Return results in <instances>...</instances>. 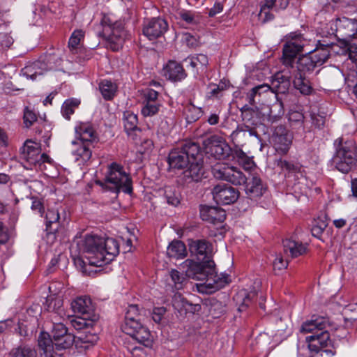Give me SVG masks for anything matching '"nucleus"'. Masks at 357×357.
<instances>
[{
    "mask_svg": "<svg viewBox=\"0 0 357 357\" xmlns=\"http://www.w3.org/2000/svg\"><path fill=\"white\" fill-rule=\"evenodd\" d=\"M130 331H123L146 347H152L153 337L149 330L140 322L137 326H130Z\"/></svg>",
    "mask_w": 357,
    "mask_h": 357,
    "instance_id": "nucleus-21",
    "label": "nucleus"
},
{
    "mask_svg": "<svg viewBox=\"0 0 357 357\" xmlns=\"http://www.w3.org/2000/svg\"><path fill=\"white\" fill-rule=\"evenodd\" d=\"M207 262H196L190 259L185 260L181 265V269L188 278L199 281L206 279Z\"/></svg>",
    "mask_w": 357,
    "mask_h": 357,
    "instance_id": "nucleus-15",
    "label": "nucleus"
},
{
    "mask_svg": "<svg viewBox=\"0 0 357 357\" xmlns=\"http://www.w3.org/2000/svg\"><path fill=\"white\" fill-rule=\"evenodd\" d=\"M181 18L188 24H195L199 22L198 15L191 11H182L180 13Z\"/></svg>",
    "mask_w": 357,
    "mask_h": 357,
    "instance_id": "nucleus-57",
    "label": "nucleus"
},
{
    "mask_svg": "<svg viewBox=\"0 0 357 357\" xmlns=\"http://www.w3.org/2000/svg\"><path fill=\"white\" fill-rule=\"evenodd\" d=\"M287 261L284 260L283 257L281 255L276 256L273 263V266L275 271H280L284 270L287 267Z\"/></svg>",
    "mask_w": 357,
    "mask_h": 357,
    "instance_id": "nucleus-64",
    "label": "nucleus"
},
{
    "mask_svg": "<svg viewBox=\"0 0 357 357\" xmlns=\"http://www.w3.org/2000/svg\"><path fill=\"white\" fill-rule=\"evenodd\" d=\"M75 134L78 142L93 143L98 141V135L90 123H79L75 128Z\"/></svg>",
    "mask_w": 357,
    "mask_h": 357,
    "instance_id": "nucleus-23",
    "label": "nucleus"
},
{
    "mask_svg": "<svg viewBox=\"0 0 357 357\" xmlns=\"http://www.w3.org/2000/svg\"><path fill=\"white\" fill-rule=\"evenodd\" d=\"M139 314V307L137 305H130L128 307L126 316L125 322L121 326L123 331H130L128 327L137 326L139 322L137 319Z\"/></svg>",
    "mask_w": 357,
    "mask_h": 357,
    "instance_id": "nucleus-33",
    "label": "nucleus"
},
{
    "mask_svg": "<svg viewBox=\"0 0 357 357\" xmlns=\"http://www.w3.org/2000/svg\"><path fill=\"white\" fill-rule=\"evenodd\" d=\"M293 84L294 87L303 95H310L313 91V89L310 85V81L305 78V75L301 74H296L294 75Z\"/></svg>",
    "mask_w": 357,
    "mask_h": 357,
    "instance_id": "nucleus-37",
    "label": "nucleus"
},
{
    "mask_svg": "<svg viewBox=\"0 0 357 357\" xmlns=\"http://www.w3.org/2000/svg\"><path fill=\"white\" fill-rule=\"evenodd\" d=\"M235 155L238 163L242 165L245 169H247L251 168L253 164V160L242 150H237Z\"/></svg>",
    "mask_w": 357,
    "mask_h": 357,
    "instance_id": "nucleus-54",
    "label": "nucleus"
},
{
    "mask_svg": "<svg viewBox=\"0 0 357 357\" xmlns=\"http://www.w3.org/2000/svg\"><path fill=\"white\" fill-rule=\"evenodd\" d=\"M80 105V100L77 98H70L66 100L61 107V113L63 117L68 120L70 116L74 114L75 110Z\"/></svg>",
    "mask_w": 357,
    "mask_h": 357,
    "instance_id": "nucleus-43",
    "label": "nucleus"
},
{
    "mask_svg": "<svg viewBox=\"0 0 357 357\" xmlns=\"http://www.w3.org/2000/svg\"><path fill=\"white\" fill-rule=\"evenodd\" d=\"M270 10H273V8L271 6H268L265 1L264 4L261 6L259 14V17L263 22H269L274 18V15L271 13Z\"/></svg>",
    "mask_w": 357,
    "mask_h": 357,
    "instance_id": "nucleus-56",
    "label": "nucleus"
},
{
    "mask_svg": "<svg viewBox=\"0 0 357 357\" xmlns=\"http://www.w3.org/2000/svg\"><path fill=\"white\" fill-rule=\"evenodd\" d=\"M99 90L106 100L113 99L117 91V86L110 80L104 79L99 84Z\"/></svg>",
    "mask_w": 357,
    "mask_h": 357,
    "instance_id": "nucleus-38",
    "label": "nucleus"
},
{
    "mask_svg": "<svg viewBox=\"0 0 357 357\" xmlns=\"http://www.w3.org/2000/svg\"><path fill=\"white\" fill-rule=\"evenodd\" d=\"M299 57L296 63L297 75H305L306 73H312L317 67L323 65L329 58L330 52L328 48H322Z\"/></svg>",
    "mask_w": 357,
    "mask_h": 357,
    "instance_id": "nucleus-8",
    "label": "nucleus"
},
{
    "mask_svg": "<svg viewBox=\"0 0 357 357\" xmlns=\"http://www.w3.org/2000/svg\"><path fill=\"white\" fill-rule=\"evenodd\" d=\"M342 316L346 321H352L357 319V303H350L345 305L342 310Z\"/></svg>",
    "mask_w": 357,
    "mask_h": 357,
    "instance_id": "nucleus-47",
    "label": "nucleus"
},
{
    "mask_svg": "<svg viewBox=\"0 0 357 357\" xmlns=\"http://www.w3.org/2000/svg\"><path fill=\"white\" fill-rule=\"evenodd\" d=\"M284 251L292 257H297L306 252L307 245L302 243L286 239L283 242Z\"/></svg>",
    "mask_w": 357,
    "mask_h": 357,
    "instance_id": "nucleus-34",
    "label": "nucleus"
},
{
    "mask_svg": "<svg viewBox=\"0 0 357 357\" xmlns=\"http://www.w3.org/2000/svg\"><path fill=\"white\" fill-rule=\"evenodd\" d=\"M213 199L219 204L227 205L234 203L239 197V192L226 184H218L212 190Z\"/></svg>",
    "mask_w": 357,
    "mask_h": 357,
    "instance_id": "nucleus-14",
    "label": "nucleus"
},
{
    "mask_svg": "<svg viewBox=\"0 0 357 357\" xmlns=\"http://www.w3.org/2000/svg\"><path fill=\"white\" fill-rule=\"evenodd\" d=\"M291 333V328L290 327L288 319H280L277 321L274 334L275 337H278L283 340L289 336Z\"/></svg>",
    "mask_w": 357,
    "mask_h": 357,
    "instance_id": "nucleus-41",
    "label": "nucleus"
},
{
    "mask_svg": "<svg viewBox=\"0 0 357 357\" xmlns=\"http://www.w3.org/2000/svg\"><path fill=\"white\" fill-rule=\"evenodd\" d=\"M77 245L79 256L74 258V262L82 271L87 264L100 267L112 261L119 253V244L113 238L86 236Z\"/></svg>",
    "mask_w": 357,
    "mask_h": 357,
    "instance_id": "nucleus-1",
    "label": "nucleus"
},
{
    "mask_svg": "<svg viewBox=\"0 0 357 357\" xmlns=\"http://www.w3.org/2000/svg\"><path fill=\"white\" fill-rule=\"evenodd\" d=\"M262 89L263 91H269L270 87L267 84H263L257 85L253 87L250 91H249L246 94V100L250 105H254L255 104V98L258 97L257 96V90Z\"/></svg>",
    "mask_w": 357,
    "mask_h": 357,
    "instance_id": "nucleus-50",
    "label": "nucleus"
},
{
    "mask_svg": "<svg viewBox=\"0 0 357 357\" xmlns=\"http://www.w3.org/2000/svg\"><path fill=\"white\" fill-rule=\"evenodd\" d=\"M123 121L125 130L128 135H130L132 131L139 130V128L137 127V116L135 114L130 111L125 112L123 113Z\"/></svg>",
    "mask_w": 357,
    "mask_h": 357,
    "instance_id": "nucleus-39",
    "label": "nucleus"
},
{
    "mask_svg": "<svg viewBox=\"0 0 357 357\" xmlns=\"http://www.w3.org/2000/svg\"><path fill=\"white\" fill-rule=\"evenodd\" d=\"M163 71L165 76L173 81H181L187 76L183 66L175 61H169L164 67Z\"/></svg>",
    "mask_w": 357,
    "mask_h": 357,
    "instance_id": "nucleus-28",
    "label": "nucleus"
},
{
    "mask_svg": "<svg viewBox=\"0 0 357 357\" xmlns=\"http://www.w3.org/2000/svg\"><path fill=\"white\" fill-rule=\"evenodd\" d=\"M328 321L322 317H313L312 319L303 323L300 331L303 333H311L314 334L327 328Z\"/></svg>",
    "mask_w": 357,
    "mask_h": 357,
    "instance_id": "nucleus-27",
    "label": "nucleus"
},
{
    "mask_svg": "<svg viewBox=\"0 0 357 357\" xmlns=\"http://www.w3.org/2000/svg\"><path fill=\"white\" fill-rule=\"evenodd\" d=\"M181 40L189 47H195L199 44L197 38L190 33H183Z\"/></svg>",
    "mask_w": 357,
    "mask_h": 357,
    "instance_id": "nucleus-62",
    "label": "nucleus"
},
{
    "mask_svg": "<svg viewBox=\"0 0 357 357\" xmlns=\"http://www.w3.org/2000/svg\"><path fill=\"white\" fill-rule=\"evenodd\" d=\"M12 357H37V352L29 347L17 348L13 351Z\"/></svg>",
    "mask_w": 357,
    "mask_h": 357,
    "instance_id": "nucleus-55",
    "label": "nucleus"
},
{
    "mask_svg": "<svg viewBox=\"0 0 357 357\" xmlns=\"http://www.w3.org/2000/svg\"><path fill=\"white\" fill-rule=\"evenodd\" d=\"M46 227L50 232H54L59 228V213L57 210L50 209L46 213Z\"/></svg>",
    "mask_w": 357,
    "mask_h": 357,
    "instance_id": "nucleus-40",
    "label": "nucleus"
},
{
    "mask_svg": "<svg viewBox=\"0 0 357 357\" xmlns=\"http://www.w3.org/2000/svg\"><path fill=\"white\" fill-rule=\"evenodd\" d=\"M181 149L186 153L190 162L200 160L199 158L201 155L200 148L197 143L192 142H185Z\"/></svg>",
    "mask_w": 357,
    "mask_h": 357,
    "instance_id": "nucleus-42",
    "label": "nucleus"
},
{
    "mask_svg": "<svg viewBox=\"0 0 357 357\" xmlns=\"http://www.w3.org/2000/svg\"><path fill=\"white\" fill-rule=\"evenodd\" d=\"M262 89L263 91H269L270 87L267 84H263L257 85L253 87L250 91H249L246 94V100L250 105H254L255 104V98L258 97L257 96V90Z\"/></svg>",
    "mask_w": 357,
    "mask_h": 357,
    "instance_id": "nucleus-51",
    "label": "nucleus"
},
{
    "mask_svg": "<svg viewBox=\"0 0 357 357\" xmlns=\"http://www.w3.org/2000/svg\"><path fill=\"white\" fill-rule=\"evenodd\" d=\"M202 285L208 289V292L217 291L231 282L230 275L226 273L218 274L215 271V264L212 260L208 261L206 267V279Z\"/></svg>",
    "mask_w": 357,
    "mask_h": 357,
    "instance_id": "nucleus-11",
    "label": "nucleus"
},
{
    "mask_svg": "<svg viewBox=\"0 0 357 357\" xmlns=\"http://www.w3.org/2000/svg\"><path fill=\"white\" fill-rule=\"evenodd\" d=\"M200 216L205 222L221 225L226 218V212L219 207L203 206L200 210Z\"/></svg>",
    "mask_w": 357,
    "mask_h": 357,
    "instance_id": "nucleus-20",
    "label": "nucleus"
},
{
    "mask_svg": "<svg viewBox=\"0 0 357 357\" xmlns=\"http://www.w3.org/2000/svg\"><path fill=\"white\" fill-rule=\"evenodd\" d=\"M280 166L287 172V176L289 181H294V186L295 188H297V185L303 184L304 181H305V177L301 170V166L298 163L280 160Z\"/></svg>",
    "mask_w": 357,
    "mask_h": 357,
    "instance_id": "nucleus-19",
    "label": "nucleus"
},
{
    "mask_svg": "<svg viewBox=\"0 0 357 357\" xmlns=\"http://www.w3.org/2000/svg\"><path fill=\"white\" fill-rule=\"evenodd\" d=\"M168 29L167 22L160 17L152 18L144 24L143 33L149 40H155L162 36Z\"/></svg>",
    "mask_w": 357,
    "mask_h": 357,
    "instance_id": "nucleus-17",
    "label": "nucleus"
},
{
    "mask_svg": "<svg viewBox=\"0 0 357 357\" xmlns=\"http://www.w3.org/2000/svg\"><path fill=\"white\" fill-rule=\"evenodd\" d=\"M37 120L34 112L26 108L24 113V123L26 128H29Z\"/></svg>",
    "mask_w": 357,
    "mask_h": 357,
    "instance_id": "nucleus-63",
    "label": "nucleus"
},
{
    "mask_svg": "<svg viewBox=\"0 0 357 357\" xmlns=\"http://www.w3.org/2000/svg\"><path fill=\"white\" fill-rule=\"evenodd\" d=\"M160 106V104L154 101L146 102L142 107L141 113L144 117L152 116L159 112Z\"/></svg>",
    "mask_w": 357,
    "mask_h": 357,
    "instance_id": "nucleus-48",
    "label": "nucleus"
},
{
    "mask_svg": "<svg viewBox=\"0 0 357 357\" xmlns=\"http://www.w3.org/2000/svg\"><path fill=\"white\" fill-rule=\"evenodd\" d=\"M71 307L73 312L79 315L86 316V317H96L92 301L88 296L77 298L71 303Z\"/></svg>",
    "mask_w": 357,
    "mask_h": 357,
    "instance_id": "nucleus-24",
    "label": "nucleus"
},
{
    "mask_svg": "<svg viewBox=\"0 0 357 357\" xmlns=\"http://www.w3.org/2000/svg\"><path fill=\"white\" fill-rule=\"evenodd\" d=\"M204 144L206 153L216 159H224L229 154V147L222 137L213 135Z\"/></svg>",
    "mask_w": 357,
    "mask_h": 357,
    "instance_id": "nucleus-12",
    "label": "nucleus"
},
{
    "mask_svg": "<svg viewBox=\"0 0 357 357\" xmlns=\"http://www.w3.org/2000/svg\"><path fill=\"white\" fill-rule=\"evenodd\" d=\"M98 185L114 192L123 191L130 194L132 192V180L126 172L123 167L117 163L112 162L107 166L104 181H98Z\"/></svg>",
    "mask_w": 357,
    "mask_h": 357,
    "instance_id": "nucleus-3",
    "label": "nucleus"
},
{
    "mask_svg": "<svg viewBox=\"0 0 357 357\" xmlns=\"http://www.w3.org/2000/svg\"><path fill=\"white\" fill-rule=\"evenodd\" d=\"M267 188L261 178L257 175H252V177L246 181L245 193L251 199H257L261 197L266 191Z\"/></svg>",
    "mask_w": 357,
    "mask_h": 357,
    "instance_id": "nucleus-22",
    "label": "nucleus"
},
{
    "mask_svg": "<svg viewBox=\"0 0 357 357\" xmlns=\"http://www.w3.org/2000/svg\"><path fill=\"white\" fill-rule=\"evenodd\" d=\"M306 341L308 342V349L312 351L318 353L321 348L328 344L330 342L329 333L326 328L306 337Z\"/></svg>",
    "mask_w": 357,
    "mask_h": 357,
    "instance_id": "nucleus-25",
    "label": "nucleus"
},
{
    "mask_svg": "<svg viewBox=\"0 0 357 357\" xmlns=\"http://www.w3.org/2000/svg\"><path fill=\"white\" fill-rule=\"evenodd\" d=\"M184 61L188 63L195 75L204 73L208 64V56L204 54L191 55L185 59Z\"/></svg>",
    "mask_w": 357,
    "mask_h": 357,
    "instance_id": "nucleus-29",
    "label": "nucleus"
},
{
    "mask_svg": "<svg viewBox=\"0 0 357 357\" xmlns=\"http://www.w3.org/2000/svg\"><path fill=\"white\" fill-rule=\"evenodd\" d=\"M212 173L217 179L223 180L234 185L246 183L248 178L237 167L225 162H217L212 167Z\"/></svg>",
    "mask_w": 357,
    "mask_h": 357,
    "instance_id": "nucleus-9",
    "label": "nucleus"
},
{
    "mask_svg": "<svg viewBox=\"0 0 357 357\" xmlns=\"http://www.w3.org/2000/svg\"><path fill=\"white\" fill-rule=\"evenodd\" d=\"M257 295V292H250L247 294L246 291L244 290H242L239 291L235 296L234 300L237 303H240L242 300V304L239 307V310H243V307H247L249 305V303H250L251 300L253 299V298Z\"/></svg>",
    "mask_w": 357,
    "mask_h": 357,
    "instance_id": "nucleus-46",
    "label": "nucleus"
},
{
    "mask_svg": "<svg viewBox=\"0 0 357 357\" xmlns=\"http://www.w3.org/2000/svg\"><path fill=\"white\" fill-rule=\"evenodd\" d=\"M72 144L75 146L72 153L76 161L79 162L80 164H84L89 160L92 152L89 143L73 141Z\"/></svg>",
    "mask_w": 357,
    "mask_h": 357,
    "instance_id": "nucleus-32",
    "label": "nucleus"
},
{
    "mask_svg": "<svg viewBox=\"0 0 357 357\" xmlns=\"http://www.w3.org/2000/svg\"><path fill=\"white\" fill-rule=\"evenodd\" d=\"M40 146L38 143L27 140L22 149V157L31 165L40 164Z\"/></svg>",
    "mask_w": 357,
    "mask_h": 357,
    "instance_id": "nucleus-26",
    "label": "nucleus"
},
{
    "mask_svg": "<svg viewBox=\"0 0 357 357\" xmlns=\"http://www.w3.org/2000/svg\"><path fill=\"white\" fill-rule=\"evenodd\" d=\"M189 248L199 260L207 262V264L215 252L213 245L204 239L192 241L189 243Z\"/></svg>",
    "mask_w": 357,
    "mask_h": 357,
    "instance_id": "nucleus-16",
    "label": "nucleus"
},
{
    "mask_svg": "<svg viewBox=\"0 0 357 357\" xmlns=\"http://www.w3.org/2000/svg\"><path fill=\"white\" fill-rule=\"evenodd\" d=\"M13 43V38L6 33H0V52L7 50Z\"/></svg>",
    "mask_w": 357,
    "mask_h": 357,
    "instance_id": "nucleus-60",
    "label": "nucleus"
},
{
    "mask_svg": "<svg viewBox=\"0 0 357 357\" xmlns=\"http://www.w3.org/2000/svg\"><path fill=\"white\" fill-rule=\"evenodd\" d=\"M84 37V32L81 29H76L73 32L68 41V47L71 51H73L78 47Z\"/></svg>",
    "mask_w": 357,
    "mask_h": 357,
    "instance_id": "nucleus-52",
    "label": "nucleus"
},
{
    "mask_svg": "<svg viewBox=\"0 0 357 357\" xmlns=\"http://www.w3.org/2000/svg\"><path fill=\"white\" fill-rule=\"evenodd\" d=\"M348 47V56L351 61V66L346 77V82L349 88L351 89L353 94L357 98V50H353V46L350 43Z\"/></svg>",
    "mask_w": 357,
    "mask_h": 357,
    "instance_id": "nucleus-18",
    "label": "nucleus"
},
{
    "mask_svg": "<svg viewBox=\"0 0 357 357\" xmlns=\"http://www.w3.org/2000/svg\"><path fill=\"white\" fill-rule=\"evenodd\" d=\"M170 276L174 286L176 289H179L182 288L183 283L185 280L183 273H180L176 270H172L170 272Z\"/></svg>",
    "mask_w": 357,
    "mask_h": 357,
    "instance_id": "nucleus-58",
    "label": "nucleus"
},
{
    "mask_svg": "<svg viewBox=\"0 0 357 357\" xmlns=\"http://www.w3.org/2000/svg\"><path fill=\"white\" fill-rule=\"evenodd\" d=\"M337 145L333 162L335 168L340 172L347 174L357 163V146L352 140L343 142L342 138L335 140Z\"/></svg>",
    "mask_w": 357,
    "mask_h": 357,
    "instance_id": "nucleus-4",
    "label": "nucleus"
},
{
    "mask_svg": "<svg viewBox=\"0 0 357 357\" xmlns=\"http://www.w3.org/2000/svg\"><path fill=\"white\" fill-rule=\"evenodd\" d=\"M184 114L188 123L196 121L202 114L201 108L196 107L194 105H188L185 107Z\"/></svg>",
    "mask_w": 357,
    "mask_h": 357,
    "instance_id": "nucleus-49",
    "label": "nucleus"
},
{
    "mask_svg": "<svg viewBox=\"0 0 357 357\" xmlns=\"http://www.w3.org/2000/svg\"><path fill=\"white\" fill-rule=\"evenodd\" d=\"M331 32L345 45H349L351 40L357 38V20L345 17L330 22Z\"/></svg>",
    "mask_w": 357,
    "mask_h": 357,
    "instance_id": "nucleus-7",
    "label": "nucleus"
},
{
    "mask_svg": "<svg viewBox=\"0 0 357 357\" xmlns=\"http://www.w3.org/2000/svg\"><path fill=\"white\" fill-rule=\"evenodd\" d=\"M96 319V317H86V316H78L70 319L72 326L76 330H82L92 326V321Z\"/></svg>",
    "mask_w": 357,
    "mask_h": 357,
    "instance_id": "nucleus-44",
    "label": "nucleus"
},
{
    "mask_svg": "<svg viewBox=\"0 0 357 357\" xmlns=\"http://www.w3.org/2000/svg\"><path fill=\"white\" fill-rule=\"evenodd\" d=\"M167 254L169 258L183 259L187 255L185 245L181 241H173L167 247Z\"/></svg>",
    "mask_w": 357,
    "mask_h": 357,
    "instance_id": "nucleus-35",
    "label": "nucleus"
},
{
    "mask_svg": "<svg viewBox=\"0 0 357 357\" xmlns=\"http://www.w3.org/2000/svg\"><path fill=\"white\" fill-rule=\"evenodd\" d=\"M307 41L301 34L291 33L287 38L282 50V63L292 67L297 54L302 52Z\"/></svg>",
    "mask_w": 357,
    "mask_h": 357,
    "instance_id": "nucleus-10",
    "label": "nucleus"
},
{
    "mask_svg": "<svg viewBox=\"0 0 357 357\" xmlns=\"http://www.w3.org/2000/svg\"><path fill=\"white\" fill-rule=\"evenodd\" d=\"M268 6H271L274 10L278 11L280 10L285 9L289 2V0H266Z\"/></svg>",
    "mask_w": 357,
    "mask_h": 357,
    "instance_id": "nucleus-59",
    "label": "nucleus"
},
{
    "mask_svg": "<svg viewBox=\"0 0 357 357\" xmlns=\"http://www.w3.org/2000/svg\"><path fill=\"white\" fill-rule=\"evenodd\" d=\"M248 133L250 136H257V132L251 129H248V127L244 128L243 127H237V128L232 132L231 134V137L232 140L237 144H239L238 138L241 137H245L246 134Z\"/></svg>",
    "mask_w": 357,
    "mask_h": 357,
    "instance_id": "nucleus-53",
    "label": "nucleus"
},
{
    "mask_svg": "<svg viewBox=\"0 0 357 357\" xmlns=\"http://www.w3.org/2000/svg\"><path fill=\"white\" fill-rule=\"evenodd\" d=\"M189 164L190 167L184 172L185 176L191 178L193 181L198 182L201 181L204 176V171L200 160L190 162Z\"/></svg>",
    "mask_w": 357,
    "mask_h": 357,
    "instance_id": "nucleus-36",
    "label": "nucleus"
},
{
    "mask_svg": "<svg viewBox=\"0 0 357 357\" xmlns=\"http://www.w3.org/2000/svg\"><path fill=\"white\" fill-rule=\"evenodd\" d=\"M271 93L278 94L286 93L290 87V80L288 76L284 75L281 73H276L269 85Z\"/></svg>",
    "mask_w": 357,
    "mask_h": 357,
    "instance_id": "nucleus-30",
    "label": "nucleus"
},
{
    "mask_svg": "<svg viewBox=\"0 0 357 357\" xmlns=\"http://www.w3.org/2000/svg\"><path fill=\"white\" fill-rule=\"evenodd\" d=\"M190 160L186 155V153L182 149H175L172 150L168 157V163L172 168L183 169L185 168Z\"/></svg>",
    "mask_w": 357,
    "mask_h": 357,
    "instance_id": "nucleus-31",
    "label": "nucleus"
},
{
    "mask_svg": "<svg viewBox=\"0 0 357 357\" xmlns=\"http://www.w3.org/2000/svg\"><path fill=\"white\" fill-rule=\"evenodd\" d=\"M60 63L61 59L57 55L50 54L43 59L26 65L22 70V73L28 79L36 80L46 72L55 70Z\"/></svg>",
    "mask_w": 357,
    "mask_h": 357,
    "instance_id": "nucleus-6",
    "label": "nucleus"
},
{
    "mask_svg": "<svg viewBox=\"0 0 357 357\" xmlns=\"http://www.w3.org/2000/svg\"><path fill=\"white\" fill-rule=\"evenodd\" d=\"M47 302L48 303V310L59 312L60 308L63 305V301L59 298H52L51 296L47 298Z\"/></svg>",
    "mask_w": 357,
    "mask_h": 357,
    "instance_id": "nucleus-61",
    "label": "nucleus"
},
{
    "mask_svg": "<svg viewBox=\"0 0 357 357\" xmlns=\"http://www.w3.org/2000/svg\"><path fill=\"white\" fill-rule=\"evenodd\" d=\"M327 226V221L324 218H319L314 220L311 229L312 236L319 239H321V236Z\"/></svg>",
    "mask_w": 357,
    "mask_h": 357,
    "instance_id": "nucleus-45",
    "label": "nucleus"
},
{
    "mask_svg": "<svg viewBox=\"0 0 357 357\" xmlns=\"http://www.w3.org/2000/svg\"><path fill=\"white\" fill-rule=\"evenodd\" d=\"M100 25L102 31L98 34L105 40L106 47L112 51L119 50L123 46L126 37L125 31L121 24L110 16L104 15Z\"/></svg>",
    "mask_w": 357,
    "mask_h": 357,
    "instance_id": "nucleus-5",
    "label": "nucleus"
},
{
    "mask_svg": "<svg viewBox=\"0 0 357 357\" xmlns=\"http://www.w3.org/2000/svg\"><path fill=\"white\" fill-rule=\"evenodd\" d=\"M293 136L291 133L283 126H277L271 137V140L276 151L285 154L289 151Z\"/></svg>",
    "mask_w": 357,
    "mask_h": 357,
    "instance_id": "nucleus-13",
    "label": "nucleus"
},
{
    "mask_svg": "<svg viewBox=\"0 0 357 357\" xmlns=\"http://www.w3.org/2000/svg\"><path fill=\"white\" fill-rule=\"evenodd\" d=\"M52 334L53 340L45 332L40 333L38 337L41 357H63V354L54 351V347L58 350L68 349L76 342V337L68 333L67 328L62 323L54 324Z\"/></svg>",
    "mask_w": 357,
    "mask_h": 357,
    "instance_id": "nucleus-2",
    "label": "nucleus"
}]
</instances>
